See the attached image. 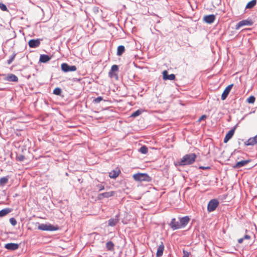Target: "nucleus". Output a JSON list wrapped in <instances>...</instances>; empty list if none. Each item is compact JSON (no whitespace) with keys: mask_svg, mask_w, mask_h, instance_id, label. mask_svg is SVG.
Instances as JSON below:
<instances>
[{"mask_svg":"<svg viewBox=\"0 0 257 257\" xmlns=\"http://www.w3.org/2000/svg\"><path fill=\"white\" fill-rule=\"evenodd\" d=\"M196 158V155L194 153L186 154L182 157L178 164L180 166L191 165L195 161Z\"/></svg>","mask_w":257,"mask_h":257,"instance_id":"obj_1","label":"nucleus"},{"mask_svg":"<svg viewBox=\"0 0 257 257\" xmlns=\"http://www.w3.org/2000/svg\"><path fill=\"white\" fill-rule=\"evenodd\" d=\"M133 179L137 181H147L150 182L151 178L146 173H137L133 176Z\"/></svg>","mask_w":257,"mask_h":257,"instance_id":"obj_2","label":"nucleus"},{"mask_svg":"<svg viewBox=\"0 0 257 257\" xmlns=\"http://www.w3.org/2000/svg\"><path fill=\"white\" fill-rule=\"evenodd\" d=\"M38 228L41 230L44 231H55L59 229L57 226H54L50 224H40L39 225Z\"/></svg>","mask_w":257,"mask_h":257,"instance_id":"obj_3","label":"nucleus"},{"mask_svg":"<svg viewBox=\"0 0 257 257\" xmlns=\"http://www.w3.org/2000/svg\"><path fill=\"white\" fill-rule=\"evenodd\" d=\"M253 24V21L250 19L243 20L239 22L235 26V29L238 30L241 27L245 26H251Z\"/></svg>","mask_w":257,"mask_h":257,"instance_id":"obj_4","label":"nucleus"},{"mask_svg":"<svg viewBox=\"0 0 257 257\" xmlns=\"http://www.w3.org/2000/svg\"><path fill=\"white\" fill-rule=\"evenodd\" d=\"M219 202L216 199L211 200L207 205V210L209 212H212L215 210L218 206Z\"/></svg>","mask_w":257,"mask_h":257,"instance_id":"obj_5","label":"nucleus"},{"mask_svg":"<svg viewBox=\"0 0 257 257\" xmlns=\"http://www.w3.org/2000/svg\"><path fill=\"white\" fill-rule=\"evenodd\" d=\"M61 69L64 72H68L69 71H75L77 70L76 66H69L68 64L64 63L61 64Z\"/></svg>","mask_w":257,"mask_h":257,"instance_id":"obj_6","label":"nucleus"},{"mask_svg":"<svg viewBox=\"0 0 257 257\" xmlns=\"http://www.w3.org/2000/svg\"><path fill=\"white\" fill-rule=\"evenodd\" d=\"M41 39H31L29 41L28 45L30 48H37L39 47L41 44Z\"/></svg>","mask_w":257,"mask_h":257,"instance_id":"obj_7","label":"nucleus"},{"mask_svg":"<svg viewBox=\"0 0 257 257\" xmlns=\"http://www.w3.org/2000/svg\"><path fill=\"white\" fill-rule=\"evenodd\" d=\"M233 86V84H230L228 85L224 90L222 95H221V99L222 100H225L227 97L228 94L229 93L231 88Z\"/></svg>","mask_w":257,"mask_h":257,"instance_id":"obj_8","label":"nucleus"},{"mask_svg":"<svg viewBox=\"0 0 257 257\" xmlns=\"http://www.w3.org/2000/svg\"><path fill=\"white\" fill-rule=\"evenodd\" d=\"M115 194V191H110L100 193L98 196V199L99 200H101L104 198H109L110 197L113 196Z\"/></svg>","mask_w":257,"mask_h":257,"instance_id":"obj_9","label":"nucleus"},{"mask_svg":"<svg viewBox=\"0 0 257 257\" xmlns=\"http://www.w3.org/2000/svg\"><path fill=\"white\" fill-rule=\"evenodd\" d=\"M170 226L173 230L181 228L180 222L177 221L175 218L172 219L170 223Z\"/></svg>","mask_w":257,"mask_h":257,"instance_id":"obj_10","label":"nucleus"},{"mask_svg":"<svg viewBox=\"0 0 257 257\" xmlns=\"http://www.w3.org/2000/svg\"><path fill=\"white\" fill-rule=\"evenodd\" d=\"M163 79L165 80H175L176 76H175V75L174 74H171L170 75H168L167 71L164 70L163 72Z\"/></svg>","mask_w":257,"mask_h":257,"instance_id":"obj_11","label":"nucleus"},{"mask_svg":"<svg viewBox=\"0 0 257 257\" xmlns=\"http://www.w3.org/2000/svg\"><path fill=\"white\" fill-rule=\"evenodd\" d=\"M257 144V135L253 137L250 138L247 141L244 142L245 146H253Z\"/></svg>","mask_w":257,"mask_h":257,"instance_id":"obj_12","label":"nucleus"},{"mask_svg":"<svg viewBox=\"0 0 257 257\" xmlns=\"http://www.w3.org/2000/svg\"><path fill=\"white\" fill-rule=\"evenodd\" d=\"M19 244L15 243H9L5 245V247L9 250H15L19 248Z\"/></svg>","mask_w":257,"mask_h":257,"instance_id":"obj_13","label":"nucleus"},{"mask_svg":"<svg viewBox=\"0 0 257 257\" xmlns=\"http://www.w3.org/2000/svg\"><path fill=\"white\" fill-rule=\"evenodd\" d=\"M164 250V245L163 242H161L157 248L156 253L157 257H161L163 253Z\"/></svg>","mask_w":257,"mask_h":257,"instance_id":"obj_14","label":"nucleus"},{"mask_svg":"<svg viewBox=\"0 0 257 257\" xmlns=\"http://www.w3.org/2000/svg\"><path fill=\"white\" fill-rule=\"evenodd\" d=\"M215 19V16L214 15H207L204 17L203 20L204 21L208 23V24H211L212 23Z\"/></svg>","mask_w":257,"mask_h":257,"instance_id":"obj_15","label":"nucleus"},{"mask_svg":"<svg viewBox=\"0 0 257 257\" xmlns=\"http://www.w3.org/2000/svg\"><path fill=\"white\" fill-rule=\"evenodd\" d=\"M235 128L230 130L226 135L224 139V142L226 143L233 136Z\"/></svg>","mask_w":257,"mask_h":257,"instance_id":"obj_16","label":"nucleus"},{"mask_svg":"<svg viewBox=\"0 0 257 257\" xmlns=\"http://www.w3.org/2000/svg\"><path fill=\"white\" fill-rule=\"evenodd\" d=\"M5 80L10 82H18V78L13 74H9L6 77Z\"/></svg>","mask_w":257,"mask_h":257,"instance_id":"obj_17","label":"nucleus"},{"mask_svg":"<svg viewBox=\"0 0 257 257\" xmlns=\"http://www.w3.org/2000/svg\"><path fill=\"white\" fill-rule=\"evenodd\" d=\"M190 218L188 216L182 217L180 219V223L181 228L184 227L189 222Z\"/></svg>","mask_w":257,"mask_h":257,"instance_id":"obj_18","label":"nucleus"},{"mask_svg":"<svg viewBox=\"0 0 257 257\" xmlns=\"http://www.w3.org/2000/svg\"><path fill=\"white\" fill-rule=\"evenodd\" d=\"M250 162V160H242L239 162H238L234 166V168H239L242 166H245L247 164Z\"/></svg>","mask_w":257,"mask_h":257,"instance_id":"obj_19","label":"nucleus"},{"mask_svg":"<svg viewBox=\"0 0 257 257\" xmlns=\"http://www.w3.org/2000/svg\"><path fill=\"white\" fill-rule=\"evenodd\" d=\"M120 173L119 169L113 170L109 173V176L111 178H116L118 176Z\"/></svg>","mask_w":257,"mask_h":257,"instance_id":"obj_20","label":"nucleus"},{"mask_svg":"<svg viewBox=\"0 0 257 257\" xmlns=\"http://www.w3.org/2000/svg\"><path fill=\"white\" fill-rule=\"evenodd\" d=\"M118 66L116 65H113L111 66V70L109 72V75L110 77H112L113 76L116 75V74H113L114 72L118 71Z\"/></svg>","mask_w":257,"mask_h":257,"instance_id":"obj_21","label":"nucleus"},{"mask_svg":"<svg viewBox=\"0 0 257 257\" xmlns=\"http://www.w3.org/2000/svg\"><path fill=\"white\" fill-rule=\"evenodd\" d=\"M50 57L47 55H41L40 57V61L46 63L50 60Z\"/></svg>","mask_w":257,"mask_h":257,"instance_id":"obj_22","label":"nucleus"},{"mask_svg":"<svg viewBox=\"0 0 257 257\" xmlns=\"http://www.w3.org/2000/svg\"><path fill=\"white\" fill-rule=\"evenodd\" d=\"M11 211L10 208H5L0 211V217L6 216Z\"/></svg>","mask_w":257,"mask_h":257,"instance_id":"obj_23","label":"nucleus"},{"mask_svg":"<svg viewBox=\"0 0 257 257\" xmlns=\"http://www.w3.org/2000/svg\"><path fill=\"white\" fill-rule=\"evenodd\" d=\"M125 51V48L123 46L120 45L117 47V55L118 56H121Z\"/></svg>","mask_w":257,"mask_h":257,"instance_id":"obj_24","label":"nucleus"},{"mask_svg":"<svg viewBox=\"0 0 257 257\" xmlns=\"http://www.w3.org/2000/svg\"><path fill=\"white\" fill-rule=\"evenodd\" d=\"M256 4V0H252L247 4L245 8L246 9H251L253 7H254Z\"/></svg>","mask_w":257,"mask_h":257,"instance_id":"obj_25","label":"nucleus"},{"mask_svg":"<svg viewBox=\"0 0 257 257\" xmlns=\"http://www.w3.org/2000/svg\"><path fill=\"white\" fill-rule=\"evenodd\" d=\"M9 179V177H4L1 178H0V185L1 186H4L5 184L8 183V181Z\"/></svg>","mask_w":257,"mask_h":257,"instance_id":"obj_26","label":"nucleus"},{"mask_svg":"<svg viewBox=\"0 0 257 257\" xmlns=\"http://www.w3.org/2000/svg\"><path fill=\"white\" fill-rule=\"evenodd\" d=\"M114 246V245L113 243L111 241H108L106 243V247L108 250H109V251L113 250Z\"/></svg>","mask_w":257,"mask_h":257,"instance_id":"obj_27","label":"nucleus"},{"mask_svg":"<svg viewBox=\"0 0 257 257\" xmlns=\"http://www.w3.org/2000/svg\"><path fill=\"white\" fill-rule=\"evenodd\" d=\"M117 219L111 218L108 220V225L110 226H114L117 223Z\"/></svg>","mask_w":257,"mask_h":257,"instance_id":"obj_28","label":"nucleus"},{"mask_svg":"<svg viewBox=\"0 0 257 257\" xmlns=\"http://www.w3.org/2000/svg\"><path fill=\"white\" fill-rule=\"evenodd\" d=\"M140 152L143 154H146L148 152V148L146 146H143L140 149Z\"/></svg>","mask_w":257,"mask_h":257,"instance_id":"obj_29","label":"nucleus"},{"mask_svg":"<svg viewBox=\"0 0 257 257\" xmlns=\"http://www.w3.org/2000/svg\"><path fill=\"white\" fill-rule=\"evenodd\" d=\"M255 98L254 96H250L247 99L246 102L248 103H253L255 102Z\"/></svg>","mask_w":257,"mask_h":257,"instance_id":"obj_30","label":"nucleus"},{"mask_svg":"<svg viewBox=\"0 0 257 257\" xmlns=\"http://www.w3.org/2000/svg\"><path fill=\"white\" fill-rule=\"evenodd\" d=\"M61 92H62L61 89L60 88H58V87L55 88L54 90H53V93L54 94H56L57 95H60Z\"/></svg>","mask_w":257,"mask_h":257,"instance_id":"obj_31","label":"nucleus"},{"mask_svg":"<svg viewBox=\"0 0 257 257\" xmlns=\"http://www.w3.org/2000/svg\"><path fill=\"white\" fill-rule=\"evenodd\" d=\"M16 56V53H14L13 55L12 56H11L10 59L8 60V62H7L8 64H11L12 63V62L14 60V59H15Z\"/></svg>","mask_w":257,"mask_h":257,"instance_id":"obj_32","label":"nucleus"},{"mask_svg":"<svg viewBox=\"0 0 257 257\" xmlns=\"http://www.w3.org/2000/svg\"><path fill=\"white\" fill-rule=\"evenodd\" d=\"M142 113V111L140 110H137V111H136L135 112H133L132 114H131V117H135L136 116H139V115H140Z\"/></svg>","mask_w":257,"mask_h":257,"instance_id":"obj_33","label":"nucleus"},{"mask_svg":"<svg viewBox=\"0 0 257 257\" xmlns=\"http://www.w3.org/2000/svg\"><path fill=\"white\" fill-rule=\"evenodd\" d=\"M0 9L3 11L8 12L7 6L2 3H0Z\"/></svg>","mask_w":257,"mask_h":257,"instance_id":"obj_34","label":"nucleus"},{"mask_svg":"<svg viewBox=\"0 0 257 257\" xmlns=\"http://www.w3.org/2000/svg\"><path fill=\"white\" fill-rule=\"evenodd\" d=\"M102 100H103L102 97L101 96H99V97H98L95 98L93 100V102L95 103H99L100 101H101Z\"/></svg>","mask_w":257,"mask_h":257,"instance_id":"obj_35","label":"nucleus"},{"mask_svg":"<svg viewBox=\"0 0 257 257\" xmlns=\"http://www.w3.org/2000/svg\"><path fill=\"white\" fill-rule=\"evenodd\" d=\"M25 156L23 155H19L17 157V160L20 161H23L25 159Z\"/></svg>","mask_w":257,"mask_h":257,"instance_id":"obj_36","label":"nucleus"},{"mask_svg":"<svg viewBox=\"0 0 257 257\" xmlns=\"http://www.w3.org/2000/svg\"><path fill=\"white\" fill-rule=\"evenodd\" d=\"M10 221L13 225H15L17 224V221L14 218H11Z\"/></svg>","mask_w":257,"mask_h":257,"instance_id":"obj_37","label":"nucleus"},{"mask_svg":"<svg viewBox=\"0 0 257 257\" xmlns=\"http://www.w3.org/2000/svg\"><path fill=\"white\" fill-rule=\"evenodd\" d=\"M207 117L206 115H202L198 119V121L200 122L202 120L206 119Z\"/></svg>","mask_w":257,"mask_h":257,"instance_id":"obj_38","label":"nucleus"},{"mask_svg":"<svg viewBox=\"0 0 257 257\" xmlns=\"http://www.w3.org/2000/svg\"><path fill=\"white\" fill-rule=\"evenodd\" d=\"M183 253H184V255H183V257H189V253L188 252L184 250Z\"/></svg>","mask_w":257,"mask_h":257,"instance_id":"obj_39","label":"nucleus"},{"mask_svg":"<svg viewBox=\"0 0 257 257\" xmlns=\"http://www.w3.org/2000/svg\"><path fill=\"white\" fill-rule=\"evenodd\" d=\"M250 238V236L248 235H244V237H243V239H249Z\"/></svg>","mask_w":257,"mask_h":257,"instance_id":"obj_40","label":"nucleus"},{"mask_svg":"<svg viewBox=\"0 0 257 257\" xmlns=\"http://www.w3.org/2000/svg\"><path fill=\"white\" fill-rule=\"evenodd\" d=\"M243 238H239L238 240V243H241L242 242H243Z\"/></svg>","mask_w":257,"mask_h":257,"instance_id":"obj_41","label":"nucleus"},{"mask_svg":"<svg viewBox=\"0 0 257 257\" xmlns=\"http://www.w3.org/2000/svg\"><path fill=\"white\" fill-rule=\"evenodd\" d=\"M200 168L202 169H209V167H200Z\"/></svg>","mask_w":257,"mask_h":257,"instance_id":"obj_42","label":"nucleus"},{"mask_svg":"<svg viewBox=\"0 0 257 257\" xmlns=\"http://www.w3.org/2000/svg\"><path fill=\"white\" fill-rule=\"evenodd\" d=\"M104 189V187L103 186H100V187L99 190H100H100H103Z\"/></svg>","mask_w":257,"mask_h":257,"instance_id":"obj_43","label":"nucleus"}]
</instances>
